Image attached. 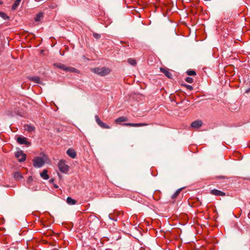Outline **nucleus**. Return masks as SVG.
Here are the masks:
<instances>
[{
    "mask_svg": "<svg viewBox=\"0 0 250 250\" xmlns=\"http://www.w3.org/2000/svg\"><path fill=\"white\" fill-rule=\"evenodd\" d=\"M93 36L96 39H99L101 37V35L97 33H94Z\"/></svg>",
    "mask_w": 250,
    "mask_h": 250,
    "instance_id": "a878e982",
    "label": "nucleus"
},
{
    "mask_svg": "<svg viewBox=\"0 0 250 250\" xmlns=\"http://www.w3.org/2000/svg\"><path fill=\"white\" fill-rule=\"evenodd\" d=\"M124 126H130V127H141L144 126H147V124L146 123H124L123 124Z\"/></svg>",
    "mask_w": 250,
    "mask_h": 250,
    "instance_id": "0eeeda50",
    "label": "nucleus"
},
{
    "mask_svg": "<svg viewBox=\"0 0 250 250\" xmlns=\"http://www.w3.org/2000/svg\"><path fill=\"white\" fill-rule=\"evenodd\" d=\"M185 81L188 83H193V79L192 78H190V77H187L186 79H185Z\"/></svg>",
    "mask_w": 250,
    "mask_h": 250,
    "instance_id": "393cba45",
    "label": "nucleus"
},
{
    "mask_svg": "<svg viewBox=\"0 0 250 250\" xmlns=\"http://www.w3.org/2000/svg\"><path fill=\"white\" fill-rule=\"evenodd\" d=\"M186 86H187V87L188 89H189V90H192V88H192V86L189 85H187Z\"/></svg>",
    "mask_w": 250,
    "mask_h": 250,
    "instance_id": "bb28decb",
    "label": "nucleus"
},
{
    "mask_svg": "<svg viewBox=\"0 0 250 250\" xmlns=\"http://www.w3.org/2000/svg\"><path fill=\"white\" fill-rule=\"evenodd\" d=\"M250 89H248V90H247V91H246V92H250Z\"/></svg>",
    "mask_w": 250,
    "mask_h": 250,
    "instance_id": "c85d7f7f",
    "label": "nucleus"
},
{
    "mask_svg": "<svg viewBox=\"0 0 250 250\" xmlns=\"http://www.w3.org/2000/svg\"><path fill=\"white\" fill-rule=\"evenodd\" d=\"M14 177L17 179V180H20L22 178V176L19 172H16L14 174Z\"/></svg>",
    "mask_w": 250,
    "mask_h": 250,
    "instance_id": "aec40b11",
    "label": "nucleus"
},
{
    "mask_svg": "<svg viewBox=\"0 0 250 250\" xmlns=\"http://www.w3.org/2000/svg\"><path fill=\"white\" fill-rule=\"evenodd\" d=\"M2 3V2L0 1V5Z\"/></svg>",
    "mask_w": 250,
    "mask_h": 250,
    "instance_id": "c756f323",
    "label": "nucleus"
},
{
    "mask_svg": "<svg viewBox=\"0 0 250 250\" xmlns=\"http://www.w3.org/2000/svg\"><path fill=\"white\" fill-rule=\"evenodd\" d=\"M42 17H43L42 13L40 12L36 15V17L35 18V21H37V22L39 21L42 18Z\"/></svg>",
    "mask_w": 250,
    "mask_h": 250,
    "instance_id": "f3484780",
    "label": "nucleus"
},
{
    "mask_svg": "<svg viewBox=\"0 0 250 250\" xmlns=\"http://www.w3.org/2000/svg\"><path fill=\"white\" fill-rule=\"evenodd\" d=\"M91 70L94 73L101 76H104L108 75L111 71L110 69L106 67H95L91 69Z\"/></svg>",
    "mask_w": 250,
    "mask_h": 250,
    "instance_id": "f03ea898",
    "label": "nucleus"
},
{
    "mask_svg": "<svg viewBox=\"0 0 250 250\" xmlns=\"http://www.w3.org/2000/svg\"><path fill=\"white\" fill-rule=\"evenodd\" d=\"M95 120L97 124L102 128H105V129H109L110 127V126L103 122L99 118L98 115H96L95 117Z\"/></svg>",
    "mask_w": 250,
    "mask_h": 250,
    "instance_id": "423d86ee",
    "label": "nucleus"
},
{
    "mask_svg": "<svg viewBox=\"0 0 250 250\" xmlns=\"http://www.w3.org/2000/svg\"><path fill=\"white\" fill-rule=\"evenodd\" d=\"M15 157L19 162H22L25 161L26 155L22 150H20L15 153Z\"/></svg>",
    "mask_w": 250,
    "mask_h": 250,
    "instance_id": "20e7f679",
    "label": "nucleus"
},
{
    "mask_svg": "<svg viewBox=\"0 0 250 250\" xmlns=\"http://www.w3.org/2000/svg\"><path fill=\"white\" fill-rule=\"evenodd\" d=\"M67 154L72 158H75L76 156V153L73 149L69 148L66 151Z\"/></svg>",
    "mask_w": 250,
    "mask_h": 250,
    "instance_id": "9d476101",
    "label": "nucleus"
},
{
    "mask_svg": "<svg viewBox=\"0 0 250 250\" xmlns=\"http://www.w3.org/2000/svg\"><path fill=\"white\" fill-rule=\"evenodd\" d=\"M59 170L63 173H66L69 170V167L66 165L65 161L61 160L58 162V164Z\"/></svg>",
    "mask_w": 250,
    "mask_h": 250,
    "instance_id": "7ed1b4c3",
    "label": "nucleus"
},
{
    "mask_svg": "<svg viewBox=\"0 0 250 250\" xmlns=\"http://www.w3.org/2000/svg\"><path fill=\"white\" fill-rule=\"evenodd\" d=\"M202 125L201 121H195L192 123L191 126L194 128H198Z\"/></svg>",
    "mask_w": 250,
    "mask_h": 250,
    "instance_id": "9b49d317",
    "label": "nucleus"
},
{
    "mask_svg": "<svg viewBox=\"0 0 250 250\" xmlns=\"http://www.w3.org/2000/svg\"><path fill=\"white\" fill-rule=\"evenodd\" d=\"M17 142L21 145H28L30 144L29 142L27 141V139L25 137H19L17 138Z\"/></svg>",
    "mask_w": 250,
    "mask_h": 250,
    "instance_id": "6e6552de",
    "label": "nucleus"
},
{
    "mask_svg": "<svg viewBox=\"0 0 250 250\" xmlns=\"http://www.w3.org/2000/svg\"><path fill=\"white\" fill-rule=\"evenodd\" d=\"M160 71L163 73L167 78H171L172 75L171 73L167 69L161 68Z\"/></svg>",
    "mask_w": 250,
    "mask_h": 250,
    "instance_id": "1a4fd4ad",
    "label": "nucleus"
},
{
    "mask_svg": "<svg viewBox=\"0 0 250 250\" xmlns=\"http://www.w3.org/2000/svg\"><path fill=\"white\" fill-rule=\"evenodd\" d=\"M24 129L29 132H32L35 130V127L33 126L28 125H26L24 126Z\"/></svg>",
    "mask_w": 250,
    "mask_h": 250,
    "instance_id": "dca6fc26",
    "label": "nucleus"
},
{
    "mask_svg": "<svg viewBox=\"0 0 250 250\" xmlns=\"http://www.w3.org/2000/svg\"><path fill=\"white\" fill-rule=\"evenodd\" d=\"M211 193L216 196H224L225 195V193L224 192L217 189L212 190L211 191Z\"/></svg>",
    "mask_w": 250,
    "mask_h": 250,
    "instance_id": "f8f14e48",
    "label": "nucleus"
},
{
    "mask_svg": "<svg viewBox=\"0 0 250 250\" xmlns=\"http://www.w3.org/2000/svg\"><path fill=\"white\" fill-rule=\"evenodd\" d=\"M127 61H128V62L132 65L134 66L136 64V62L133 59H131V58L128 59Z\"/></svg>",
    "mask_w": 250,
    "mask_h": 250,
    "instance_id": "6ab92c4d",
    "label": "nucleus"
},
{
    "mask_svg": "<svg viewBox=\"0 0 250 250\" xmlns=\"http://www.w3.org/2000/svg\"><path fill=\"white\" fill-rule=\"evenodd\" d=\"M180 191H181V189H179L178 190H177L174 194L173 195H172V198H176L178 195L180 193Z\"/></svg>",
    "mask_w": 250,
    "mask_h": 250,
    "instance_id": "5701e85b",
    "label": "nucleus"
},
{
    "mask_svg": "<svg viewBox=\"0 0 250 250\" xmlns=\"http://www.w3.org/2000/svg\"><path fill=\"white\" fill-rule=\"evenodd\" d=\"M66 202L69 205H73L76 203V201L70 197H68L66 199Z\"/></svg>",
    "mask_w": 250,
    "mask_h": 250,
    "instance_id": "2eb2a0df",
    "label": "nucleus"
},
{
    "mask_svg": "<svg viewBox=\"0 0 250 250\" xmlns=\"http://www.w3.org/2000/svg\"><path fill=\"white\" fill-rule=\"evenodd\" d=\"M20 3V2H17V1H15V3H14V4L12 6V9L13 10H15L17 8V7L19 6Z\"/></svg>",
    "mask_w": 250,
    "mask_h": 250,
    "instance_id": "b1692460",
    "label": "nucleus"
},
{
    "mask_svg": "<svg viewBox=\"0 0 250 250\" xmlns=\"http://www.w3.org/2000/svg\"><path fill=\"white\" fill-rule=\"evenodd\" d=\"M0 17H1L4 20H7L9 18V17L7 16V15L4 13L0 12Z\"/></svg>",
    "mask_w": 250,
    "mask_h": 250,
    "instance_id": "412c9836",
    "label": "nucleus"
},
{
    "mask_svg": "<svg viewBox=\"0 0 250 250\" xmlns=\"http://www.w3.org/2000/svg\"><path fill=\"white\" fill-rule=\"evenodd\" d=\"M30 80L36 83H40V78L38 76L32 77Z\"/></svg>",
    "mask_w": 250,
    "mask_h": 250,
    "instance_id": "a211bd4d",
    "label": "nucleus"
},
{
    "mask_svg": "<svg viewBox=\"0 0 250 250\" xmlns=\"http://www.w3.org/2000/svg\"><path fill=\"white\" fill-rule=\"evenodd\" d=\"M48 160V157L45 154H42V156L35 157L33 160V165L35 167L40 168L42 167L45 163Z\"/></svg>",
    "mask_w": 250,
    "mask_h": 250,
    "instance_id": "f257e3e1",
    "label": "nucleus"
},
{
    "mask_svg": "<svg viewBox=\"0 0 250 250\" xmlns=\"http://www.w3.org/2000/svg\"><path fill=\"white\" fill-rule=\"evenodd\" d=\"M47 172L48 171L46 169L43 170L42 172L40 173L41 177L44 180L48 179L49 177L47 174Z\"/></svg>",
    "mask_w": 250,
    "mask_h": 250,
    "instance_id": "ddd939ff",
    "label": "nucleus"
},
{
    "mask_svg": "<svg viewBox=\"0 0 250 250\" xmlns=\"http://www.w3.org/2000/svg\"><path fill=\"white\" fill-rule=\"evenodd\" d=\"M21 0H16V1L20 2Z\"/></svg>",
    "mask_w": 250,
    "mask_h": 250,
    "instance_id": "cd10ccee",
    "label": "nucleus"
},
{
    "mask_svg": "<svg viewBox=\"0 0 250 250\" xmlns=\"http://www.w3.org/2000/svg\"><path fill=\"white\" fill-rule=\"evenodd\" d=\"M187 73L189 76H194L196 75V72L194 70H188L187 71Z\"/></svg>",
    "mask_w": 250,
    "mask_h": 250,
    "instance_id": "4be33fe9",
    "label": "nucleus"
},
{
    "mask_svg": "<svg viewBox=\"0 0 250 250\" xmlns=\"http://www.w3.org/2000/svg\"><path fill=\"white\" fill-rule=\"evenodd\" d=\"M57 67L62 69L65 71L75 72L76 69L73 67H68L62 63L54 64Z\"/></svg>",
    "mask_w": 250,
    "mask_h": 250,
    "instance_id": "39448f33",
    "label": "nucleus"
},
{
    "mask_svg": "<svg viewBox=\"0 0 250 250\" xmlns=\"http://www.w3.org/2000/svg\"><path fill=\"white\" fill-rule=\"evenodd\" d=\"M127 121H128V119H127V117H124V116H122V117H119L118 118H117L115 120V122L116 124H120L121 122H126Z\"/></svg>",
    "mask_w": 250,
    "mask_h": 250,
    "instance_id": "4468645a",
    "label": "nucleus"
}]
</instances>
